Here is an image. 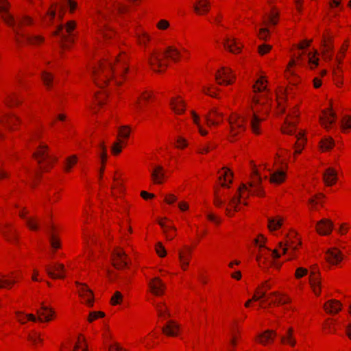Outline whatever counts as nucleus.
<instances>
[{"mask_svg":"<svg viewBox=\"0 0 351 351\" xmlns=\"http://www.w3.org/2000/svg\"><path fill=\"white\" fill-rule=\"evenodd\" d=\"M0 15L3 21L12 27L15 33V40L19 45L24 43L37 45L44 41V38L39 35H33L21 30L23 25H31L33 19L27 16L19 19L16 22L13 16L8 12V3L6 0H0Z\"/></svg>","mask_w":351,"mask_h":351,"instance_id":"nucleus-1","label":"nucleus"},{"mask_svg":"<svg viewBox=\"0 0 351 351\" xmlns=\"http://www.w3.org/2000/svg\"><path fill=\"white\" fill-rule=\"evenodd\" d=\"M127 57L125 53H121L116 58V62L113 65L112 63L108 64H101L99 68H95L92 71V76L95 83L101 87L106 84L109 79V73L115 77L117 74L123 76L128 71L126 66Z\"/></svg>","mask_w":351,"mask_h":351,"instance_id":"nucleus-2","label":"nucleus"},{"mask_svg":"<svg viewBox=\"0 0 351 351\" xmlns=\"http://www.w3.org/2000/svg\"><path fill=\"white\" fill-rule=\"evenodd\" d=\"M180 56V53L176 48L169 46L164 51H155L151 53L148 61L153 70L160 72L168 66L167 63L164 61L165 59L169 58L176 62Z\"/></svg>","mask_w":351,"mask_h":351,"instance_id":"nucleus-3","label":"nucleus"},{"mask_svg":"<svg viewBox=\"0 0 351 351\" xmlns=\"http://www.w3.org/2000/svg\"><path fill=\"white\" fill-rule=\"evenodd\" d=\"M252 180L249 183V186L252 189H249V187L245 184H242L239 189V193H241L242 191H247L249 193L256 195L258 196H263L264 195V192L263 188L261 186L262 179L260 175L258 173V171L255 169L252 171ZM241 197V195L237 197H233L230 199L229 204L232 206L234 209L237 210V206L239 203H240V199Z\"/></svg>","mask_w":351,"mask_h":351,"instance_id":"nucleus-4","label":"nucleus"},{"mask_svg":"<svg viewBox=\"0 0 351 351\" xmlns=\"http://www.w3.org/2000/svg\"><path fill=\"white\" fill-rule=\"evenodd\" d=\"M76 23L73 21H70L66 23L65 25H59L56 30L53 32V35L58 38V43L62 47H67L68 43H73L74 42L73 37Z\"/></svg>","mask_w":351,"mask_h":351,"instance_id":"nucleus-5","label":"nucleus"},{"mask_svg":"<svg viewBox=\"0 0 351 351\" xmlns=\"http://www.w3.org/2000/svg\"><path fill=\"white\" fill-rule=\"evenodd\" d=\"M49 147L46 145H40L38 149L33 154V157L40 165V169L47 171L51 167V164L57 161V158L49 155Z\"/></svg>","mask_w":351,"mask_h":351,"instance_id":"nucleus-6","label":"nucleus"},{"mask_svg":"<svg viewBox=\"0 0 351 351\" xmlns=\"http://www.w3.org/2000/svg\"><path fill=\"white\" fill-rule=\"evenodd\" d=\"M36 313L38 315V318H36L33 314H27L25 317L32 322H36V320L43 322L42 317H44L45 321L49 322L55 315V311L51 308L42 303L40 310H37Z\"/></svg>","mask_w":351,"mask_h":351,"instance_id":"nucleus-7","label":"nucleus"},{"mask_svg":"<svg viewBox=\"0 0 351 351\" xmlns=\"http://www.w3.org/2000/svg\"><path fill=\"white\" fill-rule=\"evenodd\" d=\"M245 118L240 115L236 114L229 120L230 125V133L232 136H237L245 129Z\"/></svg>","mask_w":351,"mask_h":351,"instance_id":"nucleus-8","label":"nucleus"},{"mask_svg":"<svg viewBox=\"0 0 351 351\" xmlns=\"http://www.w3.org/2000/svg\"><path fill=\"white\" fill-rule=\"evenodd\" d=\"M112 265L117 269H121L128 265L125 260L126 254L123 250H114L112 252Z\"/></svg>","mask_w":351,"mask_h":351,"instance_id":"nucleus-9","label":"nucleus"},{"mask_svg":"<svg viewBox=\"0 0 351 351\" xmlns=\"http://www.w3.org/2000/svg\"><path fill=\"white\" fill-rule=\"evenodd\" d=\"M232 78L234 76L232 75V70L226 68H221V70L218 71L215 75V79L219 84L225 83L226 84H230L232 83Z\"/></svg>","mask_w":351,"mask_h":351,"instance_id":"nucleus-10","label":"nucleus"},{"mask_svg":"<svg viewBox=\"0 0 351 351\" xmlns=\"http://www.w3.org/2000/svg\"><path fill=\"white\" fill-rule=\"evenodd\" d=\"M75 284L79 287V294L81 297L86 299V303L88 306L93 305V293L87 287L86 285L76 282Z\"/></svg>","mask_w":351,"mask_h":351,"instance_id":"nucleus-11","label":"nucleus"},{"mask_svg":"<svg viewBox=\"0 0 351 351\" xmlns=\"http://www.w3.org/2000/svg\"><path fill=\"white\" fill-rule=\"evenodd\" d=\"M47 274L52 278H64L63 274L65 269L64 266L60 263H56L52 267L47 266L45 268Z\"/></svg>","mask_w":351,"mask_h":351,"instance_id":"nucleus-12","label":"nucleus"},{"mask_svg":"<svg viewBox=\"0 0 351 351\" xmlns=\"http://www.w3.org/2000/svg\"><path fill=\"white\" fill-rule=\"evenodd\" d=\"M316 228L319 234L328 235L332 232L333 223L329 219H322L317 223Z\"/></svg>","mask_w":351,"mask_h":351,"instance_id":"nucleus-13","label":"nucleus"},{"mask_svg":"<svg viewBox=\"0 0 351 351\" xmlns=\"http://www.w3.org/2000/svg\"><path fill=\"white\" fill-rule=\"evenodd\" d=\"M149 287L152 292L156 295H161L164 293L165 285L159 278H154L149 282Z\"/></svg>","mask_w":351,"mask_h":351,"instance_id":"nucleus-14","label":"nucleus"},{"mask_svg":"<svg viewBox=\"0 0 351 351\" xmlns=\"http://www.w3.org/2000/svg\"><path fill=\"white\" fill-rule=\"evenodd\" d=\"M326 258L330 263L337 265L341 261L343 257L340 250L332 247L327 250Z\"/></svg>","mask_w":351,"mask_h":351,"instance_id":"nucleus-15","label":"nucleus"},{"mask_svg":"<svg viewBox=\"0 0 351 351\" xmlns=\"http://www.w3.org/2000/svg\"><path fill=\"white\" fill-rule=\"evenodd\" d=\"M323 180L326 185H333L337 180V173L332 168H328L323 173Z\"/></svg>","mask_w":351,"mask_h":351,"instance_id":"nucleus-16","label":"nucleus"},{"mask_svg":"<svg viewBox=\"0 0 351 351\" xmlns=\"http://www.w3.org/2000/svg\"><path fill=\"white\" fill-rule=\"evenodd\" d=\"M324 117L321 118V123L323 126L328 128L329 125L334 123L335 120L337 117L336 114L332 111L330 107L328 111H324Z\"/></svg>","mask_w":351,"mask_h":351,"instance_id":"nucleus-17","label":"nucleus"},{"mask_svg":"<svg viewBox=\"0 0 351 351\" xmlns=\"http://www.w3.org/2000/svg\"><path fill=\"white\" fill-rule=\"evenodd\" d=\"M331 40L332 38L330 36H324L322 41V44L324 48L322 53L326 60H332V55L329 53V51H332L333 49L332 45L330 44Z\"/></svg>","mask_w":351,"mask_h":351,"instance_id":"nucleus-18","label":"nucleus"},{"mask_svg":"<svg viewBox=\"0 0 351 351\" xmlns=\"http://www.w3.org/2000/svg\"><path fill=\"white\" fill-rule=\"evenodd\" d=\"M151 176L156 184H161L165 178L163 167L160 165L156 166L151 173Z\"/></svg>","mask_w":351,"mask_h":351,"instance_id":"nucleus-19","label":"nucleus"},{"mask_svg":"<svg viewBox=\"0 0 351 351\" xmlns=\"http://www.w3.org/2000/svg\"><path fill=\"white\" fill-rule=\"evenodd\" d=\"M324 308L328 313H337L341 311V304L337 300H331L324 305Z\"/></svg>","mask_w":351,"mask_h":351,"instance_id":"nucleus-20","label":"nucleus"},{"mask_svg":"<svg viewBox=\"0 0 351 351\" xmlns=\"http://www.w3.org/2000/svg\"><path fill=\"white\" fill-rule=\"evenodd\" d=\"M264 120V118H261L258 114H257L255 112L252 113V116L250 120V127L252 131L256 134H259L261 133L259 129L260 123Z\"/></svg>","mask_w":351,"mask_h":351,"instance_id":"nucleus-21","label":"nucleus"},{"mask_svg":"<svg viewBox=\"0 0 351 351\" xmlns=\"http://www.w3.org/2000/svg\"><path fill=\"white\" fill-rule=\"evenodd\" d=\"M223 46L232 53H237L241 51V47L234 38H226L224 40Z\"/></svg>","mask_w":351,"mask_h":351,"instance_id":"nucleus-22","label":"nucleus"},{"mask_svg":"<svg viewBox=\"0 0 351 351\" xmlns=\"http://www.w3.org/2000/svg\"><path fill=\"white\" fill-rule=\"evenodd\" d=\"M178 325L174 321H169L167 324L162 328L163 333L169 336H176V330L178 329Z\"/></svg>","mask_w":351,"mask_h":351,"instance_id":"nucleus-23","label":"nucleus"},{"mask_svg":"<svg viewBox=\"0 0 351 351\" xmlns=\"http://www.w3.org/2000/svg\"><path fill=\"white\" fill-rule=\"evenodd\" d=\"M209 7L210 3L208 0H198L197 3L193 5L194 10L199 14L208 12Z\"/></svg>","mask_w":351,"mask_h":351,"instance_id":"nucleus-24","label":"nucleus"},{"mask_svg":"<svg viewBox=\"0 0 351 351\" xmlns=\"http://www.w3.org/2000/svg\"><path fill=\"white\" fill-rule=\"evenodd\" d=\"M170 106L172 110L177 114H181L184 112L185 105L182 100L172 98L170 101Z\"/></svg>","mask_w":351,"mask_h":351,"instance_id":"nucleus-25","label":"nucleus"},{"mask_svg":"<svg viewBox=\"0 0 351 351\" xmlns=\"http://www.w3.org/2000/svg\"><path fill=\"white\" fill-rule=\"evenodd\" d=\"M158 224L160 226V227L163 230V232L166 235V238L168 240H172L175 236V234H171L169 232V230H173L174 232L176 231V228L175 226L171 225H167L163 221L158 220Z\"/></svg>","mask_w":351,"mask_h":351,"instance_id":"nucleus-26","label":"nucleus"},{"mask_svg":"<svg viewBox=\"0 0 351 351\" xmlns=\"http://www.w3.org/2000/svg\"><path fill=\"white\" fill-rule=\"evenodd\" d=\"M18 121V117L14 115H5L0 119L1 123L8 128H12V125Z\"/></svg>","mask_w":351,"mask_h":351,"instance_id":"nucleus-27","label":"nucleus"},{"mask_svg":"<svg viewBox=\"0 0 351 351\" xmlns=\"http://www.w3.org/2000/svg\"><path fill=\"white\" fill-rule=\"evenodd\" d=\"M276 333L274 330H266L263 333L258 335L259 342L262 344H265L269 341H273L274 337Z\"/></svg>","mask_w":351,"mask_h":351,"instance_id":"nucleus-28","label":"nucleus"},{"mask_svg":"<svg viewBox=\"0 0 351 351\" xmlns=\"http://www.w3.org/2000/svg\"><path fill=\"white\" fill-rule=\"evenodd\" d=\"M293 328H289L287 333L280 337L281 342L288 343L291 346H294L296 343V340L293 336Z\"/></svg>","mask_w":351,"mask_h":351,"instance_id":"nucleus-29","label":"nucleus"},{"mask_svg":"<svg viewBox=\"0 0 351 351\" xmlns=\"http://www.w3.org/2000/svg\"><path fill=\"white\" fill-rule=\"evenodd\" d=\"M285 178V173L278 170L271 174L270 182L274 184L282 183Z\"/></svg>","mask_w":351,"mask_h":351,"instance_id":"nucleus-30","label":"nucleus"},{"mask_svg":"<svg viewBox=\"0 0 351 351\" xmlns=\"http://www.w3.org/2000/svg\"><path fill=\"white\" fill-rule=\"evenodd\" d=\"M295 128V123L286 119L284 125L281 128V131L283 134L292 135L294 134Z\"/></svg>","mask_w":351,"mask_h":351,"instance_id":"nucleus-31","label":"nucleus"},{"mask_svg":"<svg viewBox=\"0 0 351 351\" xmlns=\"http://www.w3.org/2000/svg\"><path fill=\"white\" fill-rule=\"evenodd\" d=\"M304 132L303 131L300 132L298 134H296V137L298 138V142L295 143L296 145V149L295 151V154H300L302 152V149L304 145V143L306 142V139L304 138Z\"/></svg>","mask_w":351,"mask_h":351,"instance_id":"nucleus-32","label":"nucleus"},{"mask_svg":"<svg viewBox=\"0 0 351 351\" xmlns=\"http://www.w3.org/2000/svg\"><path fill=\"white\" fill-rule=\"evenodd\" d=\"M282 224V219L281 218H269L268 219V228L270 230H275L280 228Z\"/></svg>","mask_w":351,"mask_h":351,"instance_id":"nucleus-33","label":"nucleus"},{"mask_svg":"<svg viewBox=\"0 0 351 351\" xmlns=\"http://www.w3.org/2000/svg\"><path fill=\"white\" fill-rule=\"evenodd\" d=\"M335 142L332 138H325L320 141V148L322 151L329 150L332 148Z\"/></svg>","mask_w":351,"mask_h":351,"instance_id":"nucleus-34","label":"nucleus"},{"mask_svg":"<svg viewBox=\"0 0 351 351\" xmlns=\"http://www.w3.org/2000/svg\"><path fill=\"white\" fill-rule=\"evenodd\" d=\"M77 162V158L75 155H72L65 160L64 170L66 172L70 171L72 167Z\"/></svg>","mask_w":351,"mask_h":351,"instance_id":"nucleus-35","label":"nucleus"},{"mask_svg":"<svg viewBox=\"0 0 351 351\" xmlns=\"http://www.w3.org/2000/svg\"><path fill=\"white\" fill-rule=\"evenodd\" d=\"M41 77L45 86L48 88H50L51 86V83L53 80V75L49 72L43 71Z\"/></svg>","mask_w":351,"mask_h":351,"instance_id":"nucleus-36","label":"nucleus"},{"mask_svg":"<svg viewBox=\"0 0 351 351\" xmlns=\"http://www.w3.org/2000/svg\"><path fill=\"white\" fill-rule=\"evenodd\" d=\"M265 82V81H264L263 77H261L260 79H258L256 82V84L253 86L254 91L255 93H257V92H262L264 90H267V92L268 93L269 90H267V87L264 84Z\"/></svg>","mask_w":351,"mask_h":351,"instance_id":"nucleus-37","label":"nucleus"},{"mask_svg":"<svg viewBox=\"0 0 351 351\" xmlns=\"http://www.w3.org/2000/svg\"><path fill=\"white\" fill-rule=\"evenodd\" d=\"M19 215L21 218L26 219V223L31 230H37L38 229V226L36 220L32 218H26L25 215L22 213H20Z\"/></svg>","mask_w":351,"mask_h":351,"instance_id":"nucleus-38","label":"nucleus"},{"mask_svg":"<svg viewBox=\"0 0 351 351\" xmlns=\"http://www.w3.org/2000/svg\"><path fill=\"white\" fill-rule=\"evenodd\" d=\"M294 241L291 240V238L287 239L285 243L280 242L279 243L280 247L282 249L284 254L286 253L288 247L292 248L293 250H295L297 248L296 246L293 245Z\"/></svg>","mask_w":351,"mask_h":351,"instance_id":"nucleus-39","label":"nucleus"},{"mask_svg":"<svg viewBox=\"0 0 351 351\" xmlns=\"http://www.w3.org/2000/svg\"><path fill=\"white\" fill-rule=\"evenodd\" d=\"M317 54L318 52L317 50H315L313 53H308V63L311 69L318 65L319 59L316 57Z\"/></svg>","mask_w":351,"mask_h":351,"instance_id":"nucleus-40","label":"nucleus"},{"mask_svg":"<svg viewBox=\"0 0 351 351\" xmlns=\"http://www.w3.org/2000/svg\"><path fill=\"white\" fill-rule=\"evenodd\" d=\"M212 115L213 116H221V114L219 112H217L216 110H212V112L210 113V115L209 116H206V120L207 121V123L208 125H217L218 124V122L215 121L213 117H212Z\"/></svg>","mask_w":351,"mask_h":351,"instance_id":"nucleus-41","label":"nucleus"},{"mask_svg":"<svg viewBox=\"0 0 351 351\" xmlns=\"http://www.w3.org/2000/svg\"><path fill=\"white\" fill-rule=\"evenodd\" d=\"M2 278H0V289L1 288H6L8 287L10 285H13L15 283V280H11L9 279L5 278V276L4 275H0Z\"/></svg>","mask_w":351,"mask_h":351,"instance_id":"nucleus-42","label":"nucleus"},{"mask_svg":"<svg viewBox=\"0 0 351 351\" xmlns=\"http://www.w3.org/2000/svg\"><path fill=\"white\" fill-rule=\"evenodd\" d=\"M130 129L128 126H123L119 130V136L123 138H128L130 136Z\"/></svg>","mask_w":351,"mask_h":351,"instance_id":"nucleus-43","label":"nucleus"},{"mask_svg":"<svg viewBox=\"0 0 351 351\" xmlns=\"http://www.w3.org/2000/svg\"><path fill=\"white\" fill-rule=\"evenodd\" d=\"M341 127L343 129H349L351 128V117L350 116H344L341 119Z\"/></svg>","mask_w":351,"mask_h":351,"instance_id":"nucleus-44","label":"nucleus"},{"mask_svg":"<svg viewBox=\"0 0 351 351\" xmlns=\"http://www.w3.org/2000/svg\"><path fill=\"white\" fill-rule=\"evenodd\" d=\"M259 38L263 40H267L269 36V32L267 28H261L259 29V32L258 34Z\"/></svg>","mask_w":351,"mask_h":351,"instance_id":"nucleus-45","label":"nucleus"},{"mask_svg":"<svg viewBox=\"0 0 351 351\" xmlns=\"http://www.w3.org/2000/svg\"><path fill=\"white\" fill-rule=\"evenodd\" d=\"M122 294L119 291H116L111 298V303L113 305L119 304L122 300Z\"/></svg>","mask_w":351,"mask_h":351,"instance_id":"nucleus-46","label":"nucleus"},{"mask_svg":"<svg viewBox=\"0 0 351 351\" xmlns=\"http://www.w3.org/2000/svg\"><path fill=\"white\" fill-rule=\"evenodd\" d=\"M50 243L53 248L58 249L60 247V241L58 239L54 234H50Z\"/></svg>","mask_w":351,"mask_h":351,"instance_id":"nucleus-47","label":"nucleus"},{"mask_svg":"<svg viewBox=\"0 0 351 351\" xmlns=\"http://www.w3.org/2000/svg\"><path fill=\"white\" fill-rule=\"evenodd\" d=\"M156 251L157 254H158V256H160L161 257H164L167 254L165 248L161 243H158L156 244Z\"/></svg>","mask_w":351,"mask_h":351,"instance_id":"nucleus-48","label":"nucleus"},{"mask_svg":"<svg viewBox=\"0 0 351 351\" xmlns=\"http://www.w3.org/2000/svg\"><path fill=\"white\" fill-rule=\"evenodd\" d=\"M113 6L119 13L122 14L127 11V7L116 1L113 2Z\"/></svg>","mask_w":351,"mask_h":351,"instance_id":"nucleus-49","label":"nucleus"},{"mask_svg":"<svg viewBox=\"0 0 351 351\" xmlns=\"http://www.w3.org/2000/svg\"><path fill=\"white\" fill-rule=\"evenodd\" d=\"M157 310L158 313V315L160 317H165V315L169 317L171 316L170 313L166 307L157 306Z\"/></svg>","mask_w":351,"mask_h":351,"instance_id":"nucleus-50","label":"nucleus"},{"mask_svg":"<svg viewBox=\"0 0 351 351\" xmlns=\"http://www.w3.org/2000/svg\"><path fill=\"white\" fill-rule=\"evenodd\" d=\"M192 114H193V121H194V123L195 124L197 125V126L199 127V132L201 133L202 135L204 136L207 134V131L206 130H204L202 127L199 125V117L194 112H192Z\"/></svg>","mask_w":351,"mask_h":351,"instance_id":"nucleus-51","label":"nucleus"},{"mask_svg":"<svg viewBox=\"0 0 351 351\" xmlns=\"http://www.w3.org/2000/svg\"><path fill=\"white\" fill-rule=\"evenodd\" d=\"M149 40V36L144 32L138 35V40L140 45H145Z\"/></svg>","mask_w":351,"mask_h":351,"instance_id":"nucleus-52","label":"nucleus"},{"mask_svg":"<svg viewBox=\"0 0 351 351\" xmlns=\"http://www.w3.org/2000/svg\"><path fill=\"white\" fill-rule=\"evenodd\" d=\"M122 142H123L122 141L119 140L118 142L114 143V145L112 147V152L114 154L117 155L121 152V147L120 144Z\"/></svg>","mask_w":351,"mask_h":351,"instance_id":"nucleus-53","label":"nucleus"},{"mask_svg":"<svg viewBox=\"0 0 351 351\" xmlns=\"http://www.w3.org/2000/svg\"><path fill=\"white\" fill-rule=\"evenodd\" d=\"M19 103V100L16 98L15 95H9L8 97V100L6 101V104L8 106H13L18 104Z\"/></svg>","mask_w":351,"mask_h":351,"instance_id":"nucleus-54","label":"nucleus"},{"mask_svg":"<svg viewBox=\"0 0 351 351\" xmlns=\"http://www.w3.org/2000/svg\"><path fill=\"white\" fill-rule=\"evenodd\" d=\"M307 274L308 270L306 269L303 267H299L296 269L295 276L297 278H300L306 275Z\"/></svg>","mask_w":351,"mask_h":351,"instance_id":"nucleus-55","label":"nucleus"},{"mask_svg":"<svg viewBox=\"0 0 351 351\" xmlns=\"http://www.w3.org/2000/svg\"><path fill=\"white\" fill-rule=\"evenodd\" d=\"M179 259L180 261V264L183 269H186V267L189 265V261L188 260L184 259V256L182 253V252H179Z\"/></svg>","mask_w":351,"mask_h":351,"instance_id":"nucleus-56","label":"nucleus"},{"mask_svg":"<svg viewBox=\"0 0 351 351\" xmlns=\"http://www.w3.org/2000/svg\"><path fill=\"white\" fill-rule=\"evenodd\" d=\"M271 49V45L263 44V45H260L258 47V52L261 55H263V54L269 52Z\"/></svg>","mask_w":351,"mask_h":351,"instance_id":"nucleus-57","label":"nucleus"},{"mask_svg":"<svg viewBox=\"0 0 351 351\" xmlns=\"http://www.w3.org/2000/svg\"><path fill=\"white\" fill-rule=\"evenodd\" d=\"M73 351H87L86 346L81 342V339L79 338L77 343L75 345Z\"/></svg>","mask_w":351,"mask_h":351,"instance_id":"nucleus-58","label":"nucleus"},{"mask_svg":"<svg viewBox=\"0 0 351 351\" xmlns=\"http://www.w3.org/2000/svg\"><path fill=\"white\" fill-rule=\"evenodd\" d=\"M169 23L166 20H160L158 25H157V27L158 28L160 29H166L169 27Z\"/></svg>","mask_w":351,"mask_h":351,"instance_id":"nucleus-59","label":"nucleus"},{"mask_svg":"<svg viewBox=\"0 0 351 351\" xmlns=\"http://www.w3.org/2000/svg\"><path fill=\"white\" fill-rule=\"evenodd\" d=\"M28 339L34 344H36L38 341L41 342L43 341V339L37 334H35L34 335H29L28 336Z\"/></svg>","mask_w":351,"mask_h":351,"instance_id":"nucleus-60","label":"nucleus"},{"mask_svg":"<svg viewBox=\"0 0 351 351\" xmlns=\"http://www.w3.org/2000/svg\"><path fill=\"white\" fill-rule=\"evenodd\" d=\"M176 200H177V197L173 194H169L167 196H166L165 198V201L169 204H173Z\"/></svg>","mask_w":351,"mask_h":351,"instance_id":"nucleus-61","label":"nucleus"},{"mask_svg":"<svg viewBox=\"0 0 351 351\" xmlns=\"http://www.w3.org/2000/svg\"><path fill=\"white\" fill-rule=\"evenodd\" d=\"M178 145L177 147L178 148H184L186 147L187 143L186 141V139L182 137H179L177 140Z\"/></svg>","mask_w":351,"mask_h":351,"instance_id":"nucleus-62","label":"nucleus"},{"mask_svg":"<svg viewBox=\"0 0 351 351\" xmlns=\"http://www.w3.org/2000/svg\"><path fill=\"white\" fill-rule=\"evenodd\" d=\"M310 284L313 289L316 291V287L321 288V282L320 280H310Z\"/></svg>","mask_w":351,"mask_h":351,"instance_id":"nucleus-63","label":"nucleus"},{"mask_svg":"<svg viewBox=\"0 0 351 351\" xmlns=\"http://www.w3.org/2000/svg\"><path fill=\"white\" fill-rule=\"evenodd\" d=\"M65 3L69 6L71 12H73L76 8L77 3L73 0H65Z\"/></svg>","mask_w":351,"mask_h":351,"instance_id":"nucleus-64","label":"nucleus"}]
</instances>
